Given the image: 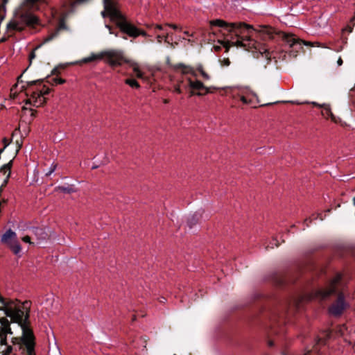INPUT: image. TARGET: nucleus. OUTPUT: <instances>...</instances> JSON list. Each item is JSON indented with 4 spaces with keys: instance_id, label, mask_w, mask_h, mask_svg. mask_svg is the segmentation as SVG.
I'll return each mask as SVG.
<instances>
[{
    "instance_id": "1",
    "label": "nucleus",
    "mask_w": 355,
    "mask_h": 355,
    "mask_svg": "<svg viewBox=\"0 0 355 355\" xmlns=\"http://www.w3.org/2000/svg\"><path fill=\"white\" fill-rule=\"evenodd\" d=\"M210 24L223 28L228 33L227 37L230 39L223 42L227 51L231 46L243 47L248 51L254 50L259 52L262 58H265L264 67L270 62L271 53L266 46L251 39V33L254 30L251 26L244 23L229 24L221 19L211 21Z\"/></svg>"
},
{
    "instance_id": "2",
    "label": "nucleus",
    "mask_w": 355,
    "mask_h": 355,
    "mask_svg": "<svg viewBox=\"0 0 355 355\" xmlns=\"http://www.w3.org/2000/svg\"><path fill=\"white\" fill-rule=\"evenodd\" d=\"M0 303L1 304L0 309H3L6 316L10 317L13 322L19 323L22 329L23 335L21 337L12 338V343L13 345L16 348L17 347L23 355H35L34 336L31 330L23 324L24 311L6 303L1 296Z\"/></svg>"
},
{
    "instance_id": "3",
    "label": "nucleus",
    "mask_w": 355,
    "mask_h": 355,
    "mask_svg": "<svg viewBox=\"0 0 355 355\" xmlns=\"http://www.w3.org/2000/svg\"><path fill=\"white\" fill-rule=\"evenodd\" d=\"M168 64L173 70H180L182 74H191L193 76V78L187 77L186 78L190 89V96L194 95L200 96L211 92L212 87L205 86L202 80L198 79V73L201 76L203 81H208L211 79V76L202 64H198L195 68L183 63L171 64L168 61Z\"/></svg>"
},
{
    "instance_id": "4",
    "label": "nucleus",
    "mask_w": 355,
    "mask_h": 355,
    "mask_svg": "<svg viewBox=\"0 0 355 355\" xmlns=\"http://www.w3.org/2000/svg\"><path fill=\"white\" fill-rule=\"evenodd\" d=\"M104 10L102 12L103 17L108 16L114 21L121 31L132 37L139 35L146 36L145 31L137 28L135 25L128 22L118 9L116 0H103Z\"/></svg>"
},
{
    "instance_id": "5",
    "label": "nucleus",
    "mask_w": 355,
    "mask_h": 355,
    "mask_svg": "<svg viewBox=\"0 0 355 355\" xmlns=\"http://www.w3.org/2000/svg\"><path fill=\"white\" fill-rule=\"evenodd\" d=\"M49 93V88L39 80L31 82L26 89V104L35 107L42 106L46 103L45 96Z\"/></svg>"
},
{
    "instance_id": "6",
    "label": "nucleus",
    "mask_w": 355,
    "mask_h": 355,
    "mask_svg": "<svg viewBox=\"0 0 355 355\" xmlns=\"http://www.w3.org/2000/svg\"><path fill=\"white\" fill-rule=\"evenodd\" d=\"M37 17L21 8L16 12L12 19L8 24L7 28L8 31H21L25 26H33L37 24Z\"/></svg>"
},
{
    "instance_id": "7",
    "label": "nucleus",
    "mask_w": 355,
    "mask_h": 355,
    "mask_svg": "<svg viewBox=\"0 0 355 355\" xmlns=\"http://www.w3.org/2000/svg\"><path fill=\"white\" fill-rule=\"evenodd\" d=\"M232 91L237 90L238 96L243 104L255 107L258 103V96L249 86L230 87Z\"/></svg>"
},
{
    "instance_id": "8",
    "label": "nucleus",
    "mask_w": 355,
    "mask_h": 355,
    "mask_svg": "<svg viewBox=\"0 0 355 355\" xmlns=\"http://www.w3.org/2000/svg\"><path fill=\"white\" fill-rule=\"evenodd\" d=\"M12 332L10 328V322L5 318H0V345L3 347L1 350V355H15L12 352V347L7 345V335L12 334Z\"/></svg>"
},
{
    "instance_id": "9",
    "label": "nucleus",
    "mask_w": 355,
    "mask_h": 355,
    "mask_svg": "<svg viewBox=\"0 0 355 355\" xmlns=\"http://www.w3.org/2000/svg\"><path fill=\"white\" fill-rule=\"evenodd\" d=\"M104 62L112 67L130 62V60L125 58L123 51L120 49H112L104 51Z\"/></svg>"
},
{
    "instance_id": "10",
    "label": "nucleus",
    "mask_w": 355,
    "mask_h": 355,
    "mask_svg": "<svg viewBox=\"0 0 355 355\" xmlns=\"http://www.w3.org/2000/svg\"><path fill=\"white\" fill-rule=\"evenodd\" d=\"M1 241L15 255L21 257V248L15 232L11 230H7L3 234Z\"/></svg>"
},
{
    "instance_id": "11",
    "label": "nucleus",
    "mask_w": 355,
    "mask_h": 355,
    "mask_svg": "<svg viewBox=\"0 0 355 355\" xmlns=\"http://www.w3.org/2000/svg\"><path fill=\"white\" fill-rule=\"evenodd\" d=\"M340 275H337L330 283L328 288L315 291L309 299L318 298L324 300L334 293L338 291V285L340 281Z\"/></svg>"
},
{
    "instance_id": "12",
    "label": "nucleus",
    "mask_w": 355,
    "mask_h": 355,
    "mask_svg": "<svg viewBox=\"0 0 355 355\" xmlns=\"http://www.w3.org/2000/svg\"><path fill=\"white\" fill-rule=\"evenodd\" d=\"M282 39L289 45L291 48H293L296 51H299L302 49V44L305 45H313L312 43L305 42L295 37L294 35L286 33L284 32L279 33Z\"/></svg>"
},
{
    "instance_id": "13",
    "label": "nucleus",
    "mask_w": 355,
    "mask_h": 355,
    "mask_svg": "<svg viewBox=\"0 0 355 355\" xmlns=\"http://www.w3.org/2000/svg\"><path fill=\"white\" fill-rule=\"evenodd\" d=\"M347 304L344 302V296L339 293L337 300L330 306L329 313L335 316L340 315L346 309Z\"/></svg>"
},
{
    "instance_id": "14",
    "label": "nucleus",
    "mask_w": 355,
    "mask_h": 355,
    "mask_svg": "<svg viewBox=\"0 0 355 355\" xmlns=\"http://www.w3.org/2000/svg\"><path fill=\"white\" fill-rule=\"evenodd\" d=\"M338 331L340 336H345V341L349 345H355V329L349 330L344 324L338 327Z\"/></svg>"
},
{
    "instance_id": "15",
    "label": "nucleus",
    "mask_w": 355,
    "mask_h": 355,
    "mask_svg": "<svg viewBox=\"0 0 355 355\" xmlns=\"http://www.w3.org/2000/svg\"><path fill=\"white\" fill-rule=\"evenodd\" d=\"M104 51L98 53H92L89 56L83 58L80 63H88L92 62H98L104 60Z\"/></svg>"
},
{
    "instance_id": "16",
    "label": "nucleus",
    "mask_w": 355,
    "mask_h": 355,
    "mask_svg": "<svg viewBox=\"0 0 355 355\" xmlns=\"http://www.w3.org/2000/svg\"><path fill=\"white\" fill-rule=\"evenodd\" d=\"M258 31L268 36L269 38H273V35L278 33L275 28L268 26H259Z\"/></svg>"
},
{
    "instance_id": "17",
    "label": "nucleus",
    "mask_w": 355,
    "mask_h": 355,
    "mask_svg": "<svg viewBox=\"0 0 355 355\" xmlns=\"http://www.w3.org/2000/svg\"><path fill=\"white\" fill-rule=\"evenodd\" d=\"M322 115L324 116L325 118H330L331 120L334 122H336V116L334 115L331 110L330 105L328 104H326V105H322Z\"/></svg>"
},
{
    "instance_id": "18",
    "label": "nucleus",
    "mask_w": 355,
    "mask_h": 355,
    "mask_svg": "<svg viewBox=\"0 0 355 355\" xmlns=\"http://www.w3.org/2000/svg\"><path fill=\"white\" fill-rule=\"evenodd\" d=\"M65 28H66V27H65V26L64 24V22L61 21L59 27L55 31H54L53 32L51 33L48 36H46L44 38V43H46V42H48L52 40L53 38L57 37L60 30L65 29Z\"/></svg>"
},
{
    "instance_id": "19",
    "label": "nucleus",
    "mask_w": 355,
    "mask_h": 355,
    "mask_svg": "<svg viewBox=\"0 0 355 355\" xmlns=\"http://www.w3.org/2000/svg\"><path fill=\"white\" fill-rule=\"evenodd\" d=\"M132 68L133 71L135 73L136 76L139 78H142L144 73L141 71L139 64L137 62L130 60V62H127Z\"/></svg>"
},
{
    "instance_id": "20",
    "label": "nucleus",
    "mask_w": 355,
    "mask_h": 355,
    "mask_svg": "<svg viewBox=\"0 0 355 355\" xmlns=\"http://www.w3.org/2000/svg\"><path fill=\"white\" fill-rule=\"evenodd\" d=\"M330 334H331V333L329 331H324V333H322V335L317 338V340H316L317 344L324 345L325 339L329 338L330 337Z\"/></svg>"
},
{
    "instance_id": "21",
    "label": "nucleus",
    "mask_w": 355,
    "mask_h": 355,
    "mask_svg": "<svg viewBox=\"0 0 355 355\" xmlns=\"http://www.w3.org/2000/svg\"><path fill=\"white\" fill-rule=\"evenodd\" d=\"M12 166V160L10 161L8 164H4L1 168L0 169V173H3L6 174L7 172L8 173V177L10 176V168Z\"/></svg>"
},
{
    "instance_id": "22",
    "label": "nucleus",
    "mask_w": 355,
    "mask_h": 355,
    "mask_svg": "<svg viewBox=\"0 0 355 355\" xmlns=\"http://www.w3.org/2000/svg\"><path fill=\"white\" fill-rule=\"evenodd\" d=\"M58 189L66 193H71L76 191L72 187H58Z\"/></svg>"
},
{
    "instance_id": "23",
    "label": "nucleus",
    "mask_w": 355,
    "mask_h": 355,
    "mask_svg": "<svg viewBox=\"0 0 355 355\" xmlns=\"http://www.w3.org/2000/svg\"><path fill=\"white\" fill-rule=\"evenodd\" d=\"M125 83L130 85L131 87H135V88H139V84L138 83V82L134 79H126Z\"/></svg>"
},
{
    "instance_id": "24",
    "label": "nucleus",
    "mask_w": 355,
    "mask_h": 355,
    "mask_svg": "<svg viewBox=\"0 0 355 355\" xmlns=\"http://www.w3.org/2000/svg\"><path fill=\"white\" fill-rule=\"evenodd\" d=\"M57 168V164L53 163L49 168V171L46 173V175L49 176L51 175L56 169Z\"/></svg>"
},
{
    "instance_id": "25",
    "label": "nucleus",
    "mask_w": 355,
    "mask_h": 355,
    "mask_svg": "<svg viewBox=\"0 0 355 355\" xmlns=\"http://www.w3.org/2000/svg\"><path fill=\"white\" fill-rule=\"evenodd\" d=\"M53 83L52 84H55V85H58V84H63L65 83V80L64 79H62V78H53Z\"/></svg>"
},
{
    "instance_id": "26",
    "label": "nucleus",
    "mask_w": 355,
    "mask_h": 355,
    "mask_svg": "<svg viewBox=\"0 0 355 355\" xmlns=\"http://www.w3.org/2000/svg\"><path fill=\"white\" fill-rule=\"evenodd\" d=\"M182 83V81H180L178 83L174 85V92H176L178 94L182 93V89L180 87V84Z\"/></svg>"
},
{
    "instance_id": "27",
    "label": "nucleus",
    "mask_w": 355,
    "mask_h": 355,
    "mask_svg": "<svg viewBox=\"0 0 355 355\" xmlns=\"http://www.w3.org/2000/svg\"><path fill=\"white\" fill-rule=\"evenodd\" d=\"M220 63L223 67H228L230 64L229 58H223L220 60Z\"/></svg>"
},
{
    "instance_id": "28",
    "label": "nucleus",
    "mask_w": 355,
    "mask_h": 355,
    "mask_svg": "<svg viewBox=\"0 0 355 355\" xmlns=\"http://www.w3.org/2000/svg\"><path fill=\"white\" fill-rule=\"evenodd\" d=\"M21 240L25 242V243H31V238L30 236H25L24 237H22Z\"/></svg>"
},
{
    "instance_id": "29",
    "label": "nucleus",
    "mask_w": 355,
    "mask_h": 355,
    "mask_svg": "<svg viewBox=\"0 0 355 355\" xmlns=\"http://www.w3.org/2000/svg\"><path fill=\"white\" fill-rule=\"evenodd\" d=\"M170 37V33L168 32H166V33L164 35V40L166 42H169L168 39Z\"/></svg>"
},
{
    "instance_id": "30",
    "label": "nucleus",
    "mask_w": 355,
    "mask_h": 355,
    "mask_svg": "<svg viewBox=\"0 0 355 355\" xmlns=\"http://www.w3.org/2000/svg\"><path fill=\"white\" fill-rule=\"evenodd\" d=\"M3 143L4 144V146L3 148H6L10 144V142L8 141V139L6 138H3Z\"/></svg>"
},
{
    "instance_id": "31",
    "label": "nucleus",
    "mask_w": 355,
    "mask_h": 355,
    "mask_svg": "<svg viewBox=\"0 0 355 355\" xmlns=\"http://www.w3.org/2000/svg\"><path fill=\"white\" fill-rule=\"evenodd\" d=\"M312 104L315 106V107H320V108H322V105H326V104H320V103H318L316 102H313Z\"/></svg>"
},
{
    "instance_id": "32",
    "label": "nucleus",
    "mask_w": 355,
    "mask_h": 355,
    "mask_svg": "<svg viewBox=\"0 0 355 355\" xmlns=\"http://www.w3.org/2000/svg\"><path fill=\"white\" fill-rule=\"evenodd\" d=\"M166 26H169L175 30L178 28V26L175 24H166Z\"/></svg>"
},
{
    "instance_id": "33",
    "label": "nucleus",
    "mask_w": 355,
    "mask_h": 355,
    "mask_svg": "<svg viewBox=\"0 0 355 355\" xmlns=\"http://www.w3.org/2000/svg\"><path fill=\"white\" fill-rule=\"evenodd\" d=\"M35 57V51H32L31 53L30 54V56H29V59H30V61L31 62V60L33 59H34Z\"/></svg>"
},
{
    "instance_id": "34",
    "label": "nucleus",
    "mask_w": 355,
    "mask_h": 355,
    "mask_svg": "<svg viewBox=\"0 0 355 355\" xmlns=\"http://www.w3.org/2000/svg\"><path fill=\"white\" fill-rule=\"evenodd\" d=\"M337 63H338V66L342 65V64H343V60H342V58H338V61H337Z\"/></svg>"
},
{
    "instance_id": "35",
    "label": "nucleus",
    "mask_w": 355,
    "mask_h": 355,
    "mask_svg": "<svg viewBox=\"0 0 355 355\" xmlns=\"http://www.w3.org/2000/svg\"><path fill=\"white\" fill-rule=\"evenodd\" d=\"M155 28H157L158 30H164L163 26L161 25H156Z\"/></svg>"
},
{
    "instance_id": "36",
    "label": "nucleus",
    "mask_w": 355,
    "mask_h": 355,
    "mask_svg": "<svg viewBox=\"0 0 355 355\" xmlns=\"http://www.w3.org/2000/svg\"><path fill=\"white\" fill-rule=\"evenodd\" d=\"M164 40V35H157V40L160 42L161 40Z\"/></svg>"
},
{
    "instance_id": "37",
    "label": "nucleus",
    "mask_w": 355,
    "mask_h": 355,
    "mask_svg": "<svg viewBox=\"0 0 355 355\" xmlns=\"http://www.w3.org/2000/svg\"><path fill=\"white\" fill-rule=\"evenodd\" d=\"M14 89H11V96H13V98H15V92H13Z\"/></svg>"
},
{
    "instance_id": "38",
    "label": "nucleus",
    "mask_w": 355,
    "mask_h": 355,
    "mask_svg": "<svg viewBox=\"0 0 355 355\" xmlns=\"http://www.w3.org/2000/svg\"><path fill=\"white\" fill-rule=\"evenodd\" d=\"M164 103H168V101L167 99H165V100L164 101Z\"/></svg>"
},
{
    "instance_id": "39",
    "label": "nucleus",
    "mask_w": 355,
    "mask_h": 355,
    "mask_svg": "<svg viewBox=\"0 0 355 355\" xmlns=\"http://www.w3.org/2000/svg\"><path fill=\"white\" fill-rule=\"evenodd\" d=\"M348 30H349V32H352V28H350V27H349V28H348Z\"/></svg>"
},
{
    "instance_id": "40",
    "label": "nucleus",
    "mask_w": 355,
    "mask_h": 355,
    "mask_svg": "<svg viewBox=\"0 0 355 355\" xmlns=\"http://www.w3.org/2000/svg\"><path fill=\"white\" fill-rule=\"evenodd\" d=\"M184 34L187 35H189V33L187 31H185Z\"/></svg>"
},
{
    "instance_id": "41",
    "label": "nucleus",
    "mask_w": 355,
    "mask_h": 355,
    "mask_svg": "<svg viewBox=\"0 0 355 355\" xmlns=\"http://www.w3.org/2000/svg\"><path fill=\"white\" fill-rule=\"evenodd\" d=\"M353 201H354V205H355V197L354 198Z\"/></svg>"
},
{
    "instance_id": "42",
    "label": "nucleus",
    "mask_w": 355,
    "mask_h": 355,
    "mask_svg": "<svg viewBox=\"0 0 355 355\" xmlns=\"http://www.w3.org/2000/svg\"><path fill=\"white\" fill-rule=\"evenodd\" d=\"M269 345H272V343L270 342V343H269Z\"/></svg>"
},
{
    "instance_id": "43",
    "label": "nucleus",
    "mask_w": 355,
    "mask_h": 355,
    "mask_svg": "<svg viewBox=\"0 0 355 355\" xmlns=\"http://www.w3.org/2000/svg\"><path fill=\"white\" fill-rule=\"evenodd\" d=\"M304 355H309V352H308V353H306V354H305Z\"/></svg>"
}]
</instances>
